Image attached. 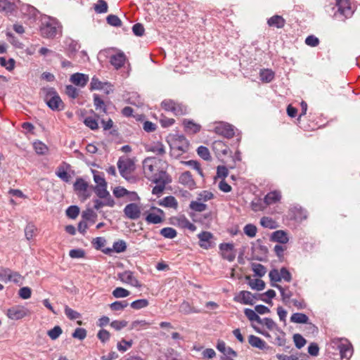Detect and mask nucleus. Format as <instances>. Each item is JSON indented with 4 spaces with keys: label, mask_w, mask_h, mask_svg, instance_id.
I'll return each instance as SVG.
<instances>
[{
    "label": "nucleus",
    "mask_w": 360,
    "mask_h": 360,
    "mask_svg": "<svg viewBox=\"0 0 360 360\" xmlns=\"http://www.w3.org/2000/svg\"><path fill=\"white\" fill-rule=\"evenodd\" d=\"M70 81L75 85L82 88L89 82V76L83 73H74L70 76Z\"/></svg>",
    "instance_id": "19"
},
{
    "label": "nucleus",
    "mask_w": 360,
    "mask_h": 360,
    "mask_svg": "<svg viewBox=\"0 0 360 360\" xmlns=\"http://www.w3.org/2000/svg\"><path fill=\"white\" fill-rule=\"evenodd\" d=\"M259 76L262 82H270L274 77V73L269 69H264L260 71Z\"/></svg>",
    "instance_id": "32"
},
{
    "label": "nucleus",
    "mask_w": 360,
    "mask_h": 360,
    "mask_svg": "<svg viewBox=\"0 0 360 360\" xmlns=\"http://www.w3.org/2000/svg\"><path fill=\"white\" fill-rule=\"evenodd\" d=\"M271 240L274 242L285 244L289 241V238L287 232L283 230H278L272 233Z\"/></svg>",
    "instance_id": "23"
},
{
    "label": "nucleus",
    "mask_w": 360,
    "mask_h": 360,
    "mask_svg": "<svg viewBox=\"0 0 360 360\" xmlns=\"http://www.w3.org/2000/svg\"><path fill=\"white\" fill-rule=\"evenodd\" d=\"M79 213V209L76 205H71L66 210V214L70 219H75Z\"/></svg>",
    "instance_id": "53"
},
{
    "label": "nucleus",
    "mask_w": 360,
    "mask_h": 360,
    "mask_svg": "<svg viewBox=\"0 0 360 360\" xmlns=\"http://www.w3.org/2000/svg\"><path fill=\"white\" fill-rule=\"evenodd\" d=\"M252 270L256 275L260 277L263 276L266 274V269L261 264H253Z\"/></svg>",
    "instance_id": "63"
},
{
    "label": "nucleus",
    "mask_w": 360,
    "mask_h": 360,
    "mask_svg": "<svg viewBox=\"0 0 360 360\" xmlns=\"http://www.w3.org/2000/svg\"><path fill=\"white\" fill-rule=\"evenodd\" d=\"M160 234L165 238H173L176 236L177 233L174 229L171 227H166L161 229Z\"/></svg>",
    "instance_id": "46"
},
{
    "label": "nucleus",
    "mask_w": 360,
    "mask_h": 360,
    "mask_svg": "<svg viewBox=\"0 0 360 360\" xmlns=\"http://www.w3.org/2000/svg\"><path fill=\"white\" fill-rule=\"evenodd\" d=\"M221 257L228 260L233 262L236 256V251L234 249V245L232 243H221L219 245Z\"/></svg>",
    "instance_id": "10"
},
{
    "label": "nucleus",
    "mask_w": 360,
    "mask_h": 360,
    "mask_svg": "<svg viewBox=\"0 0 360 360\" xmlns=\"http://www.w3.org/2000/svg\"><path fill=\"white\" fill-rule=\"evenodd\" d=\"M132 31L134 35L138 37H141L143 35L145 29L142 24L141 23H136L132 27Z\"/></svg>",
    "instance_id": "64"
},
{
    "label": "nucleus",
    "mask_w": 360,
    "mask_h": 360,
    "mask_svg": "<svg viewBox=\"0 0 360 360\" xmlns=\"http://www.w3.org/2000/svg\"><path fill=\"white\" fill-rule=\"evenodd\" d=\"M41 91L46 103L51 110L59 111L63 109V102L54 88L44 87Z\"/></svg>",
    "instance_id": "3"
},
{
    "label": "nucleus",
    "mask_w": 360,
    "mask_h": 360,
    "mask_svg": "<svg viewBox=\"0 0 360 360\" xmlns=\"http://www.w3.org/2000/svg\"><path fill=\"white\" fill-rule=\"evenodd\" d=\"M16 0H0V11L6 14L13 13L16 8Z\"/></svg>",
    "instance_id": "22"
},
{
    "label": "nucleus",
    "mask_w": 360,
    "mask_h": 360,
    "mask_svg": "<svg viewBox=\"0 0 360 360\" xmlns=\"http://www.w3.org/2000/svg\"><path fill=\"white\" fill-rule=\"evenodd\" d=\"M94 10L97 13H105L108 11V4L104 0H98Z\"/></svg>",
    "instance_id": "44"
},
{
    "label": "nucleus",
    "mask_w": 360,
    "mask_h": 360,
    "mask_svg": "<svg viewBox=\"0 0 360 360\" xmlns=\"http://www.w3.org/2000/svg\"><path fill=\"white\" fill-rule=\"evenodd\" d=\"M308 316L302 313H294L290 317V321L296 323H308Z\"/></svg>",
    "instance_id": "31"
},
{
    "label": "nucleus",
    "mask_w": 360,
    "mask_h": 360,
    "mask_svg": "<svg viewBox=\"0 0 360 360\" xmlns=\"http://www.w3.org/2000/svg\"><path fill=\"white\" fill-rule=\"evenodd\" d=\"M103 199H104V200H98V199H95L94 200V208L96 210H100L101 207H103L104 206H108V207H114L115 202L114 200L112 198L111 196L103 198Z\"/></svg>",
    "instance_id": "25"
},
{
    "label": "nucleus",
    "mask_w": 360,
    "mask_h": 360,
    "mask_svg": "<svg viewBox=\"0 0 360 360\" xmlns=\"http://www.w3.org/2000/svg\"><path fill=\"white\" fill-rule=\"evenodd\" d=\"M61 29L60 23L56 18L47 15L41 18L39 31L42 37L53 39L58 34H61Z\"/></svg>",
    "instance_id": "2"
},
{
    "label": "nucleus",
    "mask_w": 360,
    "mask_h": 360,
    "mask_svg": "<svg viewBox=\"0 0 360 360\" xmlns=\"http://www.w3.org/2000/svg\"><path fill=\"white\" fill-rule=\"evenodd\" d=\"M293 340L297 348L301 349L306 344L305 339L300 334H295L293 335Z\"/></svg>",
    "instance_id": "60"
},
{
    "label": "nucleus",
    "mask_w": 360,
    "mask_h": 360,
    "mask_svg": "<svg viewBox=\"0 0 360 360\" xmlns=\"http://www.w3.org/2000/svg\"><path fill=\"white\" fill-rule=\"evenodd\" d=\"M336 6L338 11L334 13V18L343 21L352 16L353 12L349 0H336Z\"/></svg>",
    "instance_id": "4"
},
{
    "label": "nucleus",
    "mask_w": 360,
    "mask_h": 360,
    "mask_svg": "<svg viewBox=\"0 0 360 360\" xmlns=\"http://www.w3.org/2000/svg\"><path fill=\"white\" fill-rule=\"evenodd\" d=\"M117 167L120 175L127 180L129 179V175L135 169L134 161L127 158H120L117 161Z\"/></svg>",
    "instance_id": "5"
},
{
    "label": "nucleus",
    "mask_w": 360,
    "mask_h": 360,
    "mask_svg": "<svg viewBox=\"0 0 360 360\" xmlns=\"http://www.w3.org/2000/svg\"><path fill=\"white\" fill-rule=\"evenodd\" d=\"M252 289L262 290L265 287V283L261 279H255L249 283Z\"/></svg>",
    "instance_id": "52"
},
{
    "label": "nucleus",
    "mask_w": 360,
    "mask_h": 360,
    "mask_svg": "<svg viewBox=\"0 0 360 360\" xmlns=\"http://www.w3.org/2000/svg\"><path fill=\"white\" fill-rule=\"evenodd\" d=\"M244 233L249 237H255L257 233V228L255 225L249 224L245 226Z\"/></svg>",
    "instance_id": "58"
},
{
    "label": "nucleus",
    "mask_w": 360,
    "mask_h": 360,
    "mask_svg": "<svg viewBox=\"0 0 360 360\" xmlns=\"http://www.w3.org/2000/svg\"><path fill=\"white\" fill-rule=\"evenodd\" d=\"M94 180L96 184V186H105L107 185L103 175L100 174L98 172H94Z\"/></svg>",
    "instance_id": "59"
},
{
    "label": "nucleus",
    "mask_w": 360,
    "mask_h": 360,
    "mask_svg": "<svg viewBox=\"0 0 360 360\" xmlns=\"http://www.w3.org/2000/svg\"><path fill=\"white\" fill-rule=\"evenodd\" d=\"M248 342L249 344L253 347H256V348H258L259 349H263V350H269V349H271V347H269L265 341H264L262 339H261L260 338L257 337V336H255V335H250L249 337H248Z\"/></svg>",
    "instance_id": "18"
},
{
    "label": "nucleus",
    "mask_w": 360,
    "mask_h": 360,
    "mask_svg": "<svg viewBox=\"0 0 360 360\" xmlns=\"http://www.w3.org/2000/svg\"><path fill=\"white\" fill-rule=\"evenodd\" d=\"M63 333L62 328L59 326H54L47 332V335L51 340H56Z\"/></svg>",
    "instance_id": "41"
},
{
    "label": "nucleus",
    "mask_w": 360,
    "mask_h": 360,
    "mask_svg": "<svg viewBox=\"0 0 360 360\" xmlns=\"http://www.w3.org/2000/svg\"><path fill=\"white\" fill-rule=\"evenodd\" d=\"M149 326V323L145 320H137L131 323V329H136L138 330L146 328Z\"/></svg>",
    "instance_id": "56"
},
{
    "label": "nucleus",
    "mask_w": 360,
    "mask_h": 360,
    "mask_svg": "<svg viewBox=\"0 0 360 360\" xmlns=\"http://www.w3.org/2000/svg\"><path fill=\"white\" fill-rule=\"evenodd\" d=\"M217 348L219 352H222L226 356H237L236 352H235L231 347H226V344L224 342H218Z\"/></svg>",
    "instance_id": "30"
},
{
    "label": "nucleus",
    "mask_w": 360,
    "mask_h": 360,
    "mask_svg": "<svg viewBox=\"0 0 360 360\" xmlns=\"http://www.w3.org/2000/svg\"><path fill=\"white\" fill-rule=\"evenodd\" d=\"M65 94L72 98H76L79 95V90L72 85H67Z\"/></svg>",
    "instance_id": "57"
},
{
    "label": "nucleus",
    "mask_w": 360,
    "mask_h": 360,
    "mask_svg": "<svg viewBox=\"0 0 360 360\" xmlns=\"http://www.w3.org/2000/svg\"><path fill=\"white\" fill-rule=\"evenodd\" d=\"M33 146L37 154L44 155L47 151L46 146L41 141L34 142Z\"/></svg>",
    "instance_id": "54"
},
{
    "label": "nucleus",
    "mask_w": 360,
    "mask_h": 360,
    "mask_svg": "<svg viewBox=\"0 0 360 360\" xmlns=\"http://www.w3.org/2000/svg\"><path fill=\"white\" fill-rule=\"evenodd\" d=\"M124 213L128 219L135 220L141 216V208L136 203H130L124 207Z\"/></svg>",
    "instance_id": "13"
},
{
    "label": "nucleus",
    "mask_w": 360,
    "mask_h": 360,
    "mask_svg": "<svg viewBox=\"0 0 360 360\" xmlns=\"http://www.w3.org/2000/svg\"><path fill=\"white\" fill-rule=\"evenodd\" d=\"M36 230L37 229L33 224H27L25 229V235L28 240H31L34 237Z\"/></svg>",
    "instance_id": "45"
},
{
    "label": "nucleus",
    "mask_w": 360,
    "mask_h": 360,
    "mask_svg": "<svg viewBox=\"0 0 360 360\" xmlns=\"http://www.w3.org/2000/svg\"><path fill=\"white\" fill-rule=\"evenodd\" d=\"M212 148L217 155H226L228 154L229 148L221 141H215L212 143Z\"/></svg>",
    "instance_id": "24"
},
{
    "label": "nucleus",
    "mask_w": 360,
    "mask_h": 360,
    "mask_svg": "<svg viewBox=\"0 0 360 360\" xmlns=\"http://www.w3.org/2000/svg\"><path fill=\"white\" fill-rule=\"evenodd\" d=\"M165 162L157 158H146L143 161V169L145 176L155 184L152 193L160 195L169 182V176L164 168Z\"/></svg>",
    "instance_id": "1"
},
{
    "label": "nucleus",
    "mask_w": 360,
    "mask_h": 360,
    "mask_svg": "<svg viewBox=\"0 0 360 360\" xmlns=\"http://www.w3.org/2000/svg\"><path fill=\"white\" fill-rule=\"evenodd\" d=\"M155 212L149 213L146 217V220L148 224H160L162 221L165 214L164 212L159 208H153Z\"/></svg>",
    "instance_id": "16"
},
{
    "label": "nucleus",
    "mask_w": 360,
    "mask_h": 360,
    "mask_svg": "<svg viewBox=\"0 0 360 360\" xmlns=\"http://www.w3.org/2000/svg\"><path fill=\"white\" fill-rule=\"evenodd\" d=\"M199 245L205 250L212 248L215 245V239L212 233L208 231H202L198 235Z\"/></svg>",
    "instance_id": "7"
},
{
    "label": "nucleus",
    "mask_w": 360,
    "mask_h": 360,
    "mask_svg": "<svg viewBox=\"0 0 360 360\" xmlns=\"http://www.w3.org/2000/svg\"><path fill=\"white\" fill-rule=\"evenodd\" d=\"M72 336L74 338H77L80 340H82L86 337V330L82 328H77L75 329Z\"/></svg>",
    "instance_id": "62"
},
{
    "label": "nucleus",
    "mask_w": 360,
    "mask_h": 360,
    "mask_svg": "<svg viewBox=\"0 0 360 360\" xmlns=\"http://www.w3.org/2000/svg\"><path fill=\"white\" fill-rule=\"evenodd\" d=\"M184 131L188 134H194L200 131L201 126L200 124L195 122L192 120L185 119L182 121Z\"/></svg>",
    "instance_id": "17"
},
{
    "label": "nucleus",
    "mask_w": 360,
    "mask_h": 360,
    "mask_svg": "<svg viewBox=\"0 0 360 360\" xmlns=\"http://www.w3.org/2000/svg\"><path fill=\"white\" fill-rule=\"evenodd\" d=\"M128 306V302L126 300L116 301L112 302L110 307L113 311H120L124 309Z\"/></svg>",
    "instance_id": "51"
},
{
    "label": "nucleus",
    "mask_w": 360,
    "mask_h": 360,
    "mask_svg": "<svg viewBox=\"0 0 360 360\" xmlns=\"http://www.w3.org/2000/svg\"><path fill=\"white\" fill-rule=\"evenodd\" d=\"M127 57L124 52L119 51L110 57V63L116 70L121 68L125 63Z\"/></svg>",
    "instance_id": "15"
},
{
    "label": "nucleus",
    "mask_w": 360,
    "mask_h": 360,
    "mask_svg": "<svg viewBox=\"0 0 360 360\" xmlns=\"http://www.w3.org/2000/svg\"><path fill=\"white\" fill-rule=\"evenodd\" d=\"M74 190L78 196L83 200H86L91 195L90 192L88 191L89 184L82 178L77 179L74 185Z\"/></svg>",
    "instance_id": "6"
},
{
    "label": "nucleus",
    "mask_w": 360,
    "mask_h": 360,
    "mask_svg": "<svg viewBox=\"0 0 360 360\" xmlns=\"http://www.w3.org/2000/svg\"><path fill=\"white\" fill-rule=\"evenodd\" d=\"M261 225L264 228L274 229L276 228V222L271 218L264 217L260 220Z\"/></svg>",
    "instance_id": "35"
},
{
    "label": "nucleus",
    "mask_w": 360,
    "mask_h": 360,
    "mask_svg": "<svg viewBox=\"0 0 360 360\" xmlns=\"http://www.w3.org/2000/svg\"><path fill=\"white\" fill-rule=\"evenodd\" d=\"M281 199V193L278 191H274L268 193L264 198V203L265 207L278 202Z\"/></svg>",
    "instance_id": "20"
},
{
    "label": "nucleus",
    "mask_w": 360,
    "mask_h": 360,
    "mask_svg": "<svg viewBox=\"0 0 360 360\" xmlns=\"http://www.w3.org/2000/svg\"><path fill=\"white\" fill-rule=\"evenodd\" d=\"M147 150L156 153L157 155H162L165 153L164 146L160 142L151 145L148 148Z\"/></svg>",
    "instance_id": "34"
},
{
    "label": "nucleus",
    "mask_w": 360,
    "mask_h": 360,
    "mask_svg": "<svg viewBox=\"0 0 360 360\" xmlns=\"http://www.w3.org/2000/svg\"><path fill=\"white\" fill-rule=\"evenodd\" d=\"M257 299V294L253 295L250 292L245 290L240 291L239 294L234 297L236 302L250 305L254 304L255 300Z\"/></svg>",
    "instance_id": "12"
},
{
    "label": "nucleus",
    "mask_w": 360,
    "mask_h": 360,
    "mask_svg": "<svg viewBox=\"0 0 360 360\" xmlns=\"http://www.w3.org/2000/svg\"><path fill=\"white\" fill-rule=\"evenodd\" d=\"M198 155L205 160H210L211 155L209 149L203 146H200L197 149Z\"/></svg>",
    "instance_id": "37"
},
{
    "label": "nucleus",
    "mask_w": 360,
    "mask_h": 360,
    "mask_svg": "<svg viewBox=\"0 0 360 360\" xmlns=\"http://www.w3.org/2000/svg\"><path fill=\"white\" fill-rule=\"evenodd\" d=\"M15 63V62L13 58H10L7 61L4 57H0V65L8 71H11L14 69Z\"/></svg>",
    "instance_id": "40"
},
{
    "label": "nucleus",
    "mask_w": 360,
    "mask_h": 360,
    "mask_svg": "<svg viewBox=\"0 0 360 360\" xmlns=\"http://www.w3.org/2000/svg\"><path fill=\"white\" fill-rule=\"evenodd\" d=\"M167 143L170 147V155L178 159L180 157V136L170 134L167 137Z\"/></svg>",
    "instance_id": "8"
},
{
    "label": "nucleus",
    "mask_w": 360,
    "mask_h": 360,
    "mask_svg": "<svg viewBox=\"0 0 360 360\" xmlns=\"http://www.w3.org/2000/svg\"><path fill=\"white\" fill-rule=\"evenodd\" d=\"M161 206L166 207H174L175 209L178 207V202L174 197L169 195L164 198L158 202Z\"/></svg>",
    "instance_id": "27"
},
{
    "label": "nucleus",
    "mask_w": 360,
    "mask_h": 360,
    "mask_svg": "<svg viewBox=\"0 0 360 360\" xmlns=\"http://www.w3.org/2000/svg\"><path fill=\"white\" fill-rule=\"evenodd\" d=\"M118 278L120 279L122 282L127 283L131 286H141L139 281L134 276L133 272L131 271H125L122 273L118 274Z\"/></svg>",
    "instance_id": "14"
},
{
    "label": "nucleus",
    "mask_w": 360,
    "mask_h": 360,
    "mask_svg": "<svg viewBox=\"0 0 360 360\" xmlns=\"http://www.w3.org/2000/svg\"><path fill=\"white\" fill-rule=\"evenodd\" d=\"M65 314L67 316V317L71 320H76L81 317V314L79 312L73 310L68 306H65Z\"/></svg>",
    "instance_id": "50"
},
{
    "label": "nucleus",
    "mask_w": 360,
    "mask_h": 360,
    "mask_svg": "<svg viewBox=\"0 0 360 360\" xmlns=\"http://www.w3.org/2000/svg\"><path fill=\"white\" fill-rule=\"evenodd\" d=\"M28 309L22 306H14L7 310V316L12 320H19L28 314Z\"/></svg>",
    "instance_id": "11"
},
{
    "label": "nucleus",
    "mask_w": 360,
    "mask_h": 360,
    "mask_svg": "<svg viewBox=\"0 0 360 360\" xmlns=\"http://www.w3.org/2000/svg\"><path fill=\"white\" fill-rule=\"evenodd\" d=\"M106 20L109 25L114 27H120L122 25L121 20L115 15H109Z\"/></svg>",
    "instance_id": "55"
},
{
    "label": "nucleus",
    "mask_w": 360,
    "mask_h": 360,
    "mask_svg": "<svg viewBox=\"0 0 360 360\" xmlns=\"http://www.w3.org/2000/svg\"><path fill=\"white\" fill-rule=\"evenodd\" d=\"M113 251L117 253L123 252L127 249V244L126 243L122 240H120L118 241H115L113 243Z\"/></svg>",
    "instance_id": "49"
},
{
    "label": "nucleus",
    "mask_w": 360,
    "mask_h": 360,
    "mask_svg": "<svg viewBox=\"0 0 360 360\" xmlns=\"http://www.w3.org/2000/svg\"><path fill=\"white\" fill-rule=\"evenodd\" d=\"M84 123L86 127H89L92 130H96L98 127L97 121L91 117H86L84 119Z\"/></svg>",
    "instance_id": "61"
},
{
    "label": "nucleus",
    "mask_w": 360,
    "mask_h": 360,
    "mask_svg": "<svg viewBox=\"0 0 360 360\" xmlns=\"http://www.w3.org/2000/svg\"><path fill=\"white\" fill-rule=\"evenodd\" d=\"M271 285L279 290L282 297L283 302L287 304L290 301V299L292 295V292L289 290L288 287L283 288L278 284H272Z\"/></svg>",
    "instance_id": "26"
},
{
    "label": "nucleus",
    "mask_w": 360,
    "mask_h": 360,
    "mask_svg": "<svg viewBox=\"0 0 360 360\" xmlns=\"http://www.w3.org/2000/svg\"><path fill=\"white\" fill-rule=\"evenodd\" d=\"M107 84H108L107 83H103L101 81H99L98 78L94 77L91 79V84H90V86H90V89L91 91H93V90L103 89H104V86H105Z\"/></svg>",
    "instance_id": "43"
},
{
    "label": "nucleus",
    "mask_w": 360,
    "mask_h": 360,
    "mask_svg": "<svg viewBox=\"0 0 360 360\" xmlns=\"http://www.w3.org/2000/svg\"><path fill=\"white\" fill-rule=\"evenodd\" d=\"M161 105L162 108L167 112H172L176 114V105L172 100H164Z\"/></svg>",
    "instance_id": "33"
},
{
    "label": "nucleus",
    "mask_w": 360,
    "mask_h": 360,
    "mask_svg": "<svg viewBox=\"0 0 360 360\" xmlns=\"http://www.w3.org/2000/svg\"><path fill=\"white\" fill-rule=\"evenodd\" d=\"M181 184L186 186L190 189L194 187L195 181L189 172H184L181 173Z\"/></svg>",
    "instance_id": "29"
},
{
    "label": "nucleus",
    "mask_w": 360,
    "mask_h": 360,
    "mask_svg": "<svg viewBox=\"0 0 360 360\" xmlns=\"http://www.w3.org/2000/svg\"><path fill=\"white\" fill-rule=\"evenodd\" d=\"M130 305L134 309H141L148 305V301L146 299L137 300L132 302Z\"/></svg>",
    "instance_id": "47"
},
{
    "label": "nucleus",
    "mask_w": 360,
    "mask_h": 360,
    "mask_svg": "<svg viewBox=\"0 0 360 360\" xmlns=\"http://www.w3.org/2000/svg\"><path fill=\"white\" fill-rule=\"evenodd\" d=\"M190 208L195 212H202L207 208V205L201 201L197 200L191 201L190 203Z\"/></svg>",
    "instance_id": "36"
},
{
    "label": "nucleus",
    "mask_w": 360,
    "mask_h": 360,
    "mask_svg": "<svg viewBox=\"0 0 360 360\" xmlns=\"http://www.w3.org/2000/svg\"><path fill=\"white\" fill-rule=\"evenodd\" d=\"M338 348L342 359H346L348 360L352 356L353 354V349L349 342H347V341L341 342L338 345Z\"/></svg>",
    "instance_id": "21"
},
{
    "label": "nucleus",
    "mask_w": 360,
    "mask_h": 360,
    "mask_svg": "<svg viewBox=\"0 0 360 360\" xmlns=\"http://www.w3.org/2000/svg\"><path fill=\"white\" fill-rule=\"evenodd\" d=\"M94 190L97 196L100 198L110 196V193L107 191V185L105 186H95Z\"/></svg>",
    "instance_id": "39"
},
{
    "label": "nucleus",
    "mask_w": 360,
    "mask_h": 360,
    "mask_svg": "<svg viewBox=\"0 0 360 360\" xmlns=\"http://www.w3.org/2000/svg\"><path fill=\"white\" fill-rule=\"evenodd\" d=\"M267 22L269 26L276 27L277 28H282L285 25V20L283 18V17L278 15L270 18Z\"/></svg>",
    "instance_id": "28"
},
{
    "label": "nucleus",
    "mask_w": 360,
    "mask_h": 360,
    "mask_svg": "<svg viewBox=\"0 0 360 360\" xmlns=\"http://www.w3.org/2000/svg\"><path fill=\"white\" fill-rule=\"evenodd\" d=\"M214 131L217 134L230 139L234 136V127L226 122H219L214 127Z\"/></svg>",
    "instance_id": "9"
},
{
    "label": "nucleus",
    "mask_w": 360,
    "mask_h": 360,
    "mask_svg": "<svg viewBox=\"0 0 360 360\" xmlns=\"http://www.w3.org/2000/svg\"><path fill=\"white\" fill-rule=\"evenodd\" d=\"M129 291L121 287L116 288L112 291V295L116 298L126 297L129 296Z\"/></svg>",
    "instance_id": "48"
},
{
    "label": "nucleus",
    "mask_w": 360,
    "mask_h": 360,
    "mask_svg": "<svg viewBox=\"0 0 360 360\" xmlns=\"http://www.w3.org/2000/svg\"><path fill=\"white\" fill-rule=\"evenodd\" d=\"M82 217L85 221H91L94 223L97 214L91 209H87L82 212Z\"/></svg>",
    "instance_id": "42"
},
{
    "label": "nucleus",
    "mask_w": 360,
    "mask_h": 360,
    "mask_svg": "<svg viewBox=\"0 0 360 360\" xmlns=\"http://www.w3.org/2000/svg\"><path fill=\"white\" fill-rule=\"evenodd\" d=\"M94 103L96 110H101L103 112H106V108L103 101L99 97L98 95H94Z\"/></svg>",
    "instance_id": "38"
}]
</instances>
